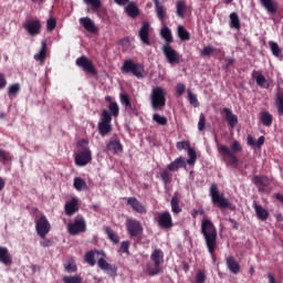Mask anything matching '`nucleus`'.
I'll return each instance as SVG.
<instances>
[{"label": "nucleus", "instance_id": "f8f14e48", "mask_svg": "<svg viewBox=\"0 0 283 283\" xmlns=\"http://www.w3.org/2000/svg\"><path fill=\"white\" fill-rule=\"evenodd\" d=\"M150 261L155 262L157 274L160 275V273H163L164 271V268H163V264L165 262L164 250H161V248H155V250H153L150 254Z\"/></svg>", "mask_w": 283, "mask_h": 283}, {"label": "nucleus", "instance_id": "13d9d810", "mask_svg": "<svg viewBox=\"0 0 283 283\" xmlns=\"http://www.w3.org/2000/svg\"><path fill=\"white\" fill-rule=\"evenodd\" d=\"M207 119L206 115L203 113H200L199 122H198V129L203 130L206 128Z\"/></svg>", "mask_w": 283, "mask_h": 283}, {"label": "nucleus", "instance_id": "1a4fd4ad", "mask_svg": "<svg viewBox=\"0 0 283 283\" xmlns=\"http://www.w3.org/2000/svg\"><path fill=\"white\" fill-rule=\"evenodd\" d=\"M126 231L130 238H140V235L144 233V226L138 219L128 217L126 219Z\"/></svg>", "mask_w": 283, "mask_h": 283}, {"label": "nucleus", "instance_id": "20e7f679", "mask_svg": "<svg viewBox=\"0 0 283 283\" xmlns=\"http://www.w3.org/2000/svg\"><path fill=\"white\" fill-rule=\"evenodd\" d=\"M241 150H243V146L238 139L232 142L230 148L226 144H220L218 146V151L222 156L223 161L230 166L239 165V157L235 155V153H241Z\"/></svg>", "mask_w": 283, "mask_h": 283}, {"label": "nucleus", "instance_id": "393cba45", "mask_svg": "<svg viewBox=\"0 0 283 283\" xmlns=\"http://www.w3.org/2000/svg\"><path fill=\"white\" fill-rule=\"evenodd\" d=\"M0 262L1 264H4V266H10V264H12L10 250H8L6 245H0Z\"/></svg>", "mask_w": 283, "mask_h": 283}, {"label": "nucleus", "instance_id": "c85d7f7f", "mask_svg": "<svg viewBox=\"0 0 283 283\" xmlns=\"http://www.w3.org/2000/svg\"><path fill=\"white\" fill-rule=\"evenodd\" d=\"M184 166H186L185 157H176L174 161H170V164H168L167 168L169 170H179V168H182Z\"/></svg>", "mask_w": 283, "mask_h": 283}, {"label": "nucleus", "instance_id": "f257e3e1", "mask_svg": "<svg viewBox=\"0 0 283 283\" xmlns=\"http://www.w3.org/2000/svg\"><path fill=\"white\" fill-rule=\"evenodd\" d=\"M201 234L203 235L208 253H210L213 262L217 260L216 251L218 249V230L211 219H202Z\"/></svg>", "mask_w": 283, "mask_h": 283}, {"label": "nucleus", "instance_id": "cd10ccee", "mask_svg": "<svg viewBox=\"0 0 283 283\" xmlns=\"http://www.w3.org/2000/svg\"><path fill=\"white\" fill-rule=\"evenodd\" d=\"M46 53H48V42H46V40H42L41 49H40L39 53L34 54V60L44 62L45 57H46Z\"/></svg>", "mask_w": 283, "mask_h": 283}, {"label": "nucleus", "instance_id": "f03ea898", "mask_svg": "<svg viewBox=\"0 0 283 283\" xmlns=\"http://www.w3.org/2000/svg\"><path fill=\"white\" fill-rule=\"evenodd\" d=\"M96 255H101L97 259L98 269H101V271H107V273H108V275H111V277H116L118 268H117L116 263H108V261H106L105 252H101V250H88V252H86V254H85V262H87V264H90V266H95Z\"/></svg>", "mask_w": 283, "mask_h": 283}, {"label": "nucleus", "instance_id": "e2e57ef3", "mask_svg": "<svg viewBox=\"0 0 283 283\" xmlns=\"http://www.w3.org/2000/svg\"><path fill=\"white\" fill-rule=\"evenodd\" d=\"M55 27H56V20H55V18H50V19L48 20V22H46V29H48V31H54Z\"/></svg>", "mask_w": 283, "mask_h": 283}, {"label": "nucleus", "instance_id": "39448f33", "mask_svg": "<svg viewBox=\"0 0 283 283\" xmlns=\"http://www.w3.org/2000/svg\"><path fill=\"white\" fill-rule=\"evenodd\" d=\"M209 195L212 203L219 208H230V210H235V206L228 199V197H226L224 192H220L218 184H211Z\"/></svg>", "mask_w": 283, "mask_h": 283}, {"label": "nucleus", "instance_id": "f704fd0d", "mask_svg": "<svg viewBox=\"0 0 283 283\" xmlns=\"http://www.w3.org/2000/svg\"><path fill=\"white\" fill-rule=\"evenodd\" d=\"M247 139H248L249 146H256L258 148H262L265 142L264 135H261L256 142L253 135H248Z\"/></svg>", "mask_w": 283, "mask_h": 283}, {"label": "nucleus", "instance_id": "864d4df0", "mask_svg": "<svg viewBox=\"0 0 283 283\" xmlns=\"http://www.w3.org/2000/svg\"><path fill=\"white\" fill-rule=\"evenodd\" d=\"M213 51H217V49H214V46H211L210 44H208V46H203V49L200 52V55L209 56L213 53Z\"/></svg>", "mask_w": 283, "mask_h": 283}, {"label": "nucleus", "instance_id": "58836bf2", "mask_svg": "<svg viewBox=\"0 0 283 283\" xmlns=\"http://www.w3.org/2000/svg\"><path fill=\"white\" fill-rule=\"evenodd\" d=\"M146 273L150 276V277H156V275L158 274V269L156 265V261H153V263H147L146 264Z\"/></svg>", "mask_w": 283, "mask_h": 283}, {"label": "nucleus", "instance_id": "412c9836", "mask_svg": "<svg viewBox=\"0 0 283 283\" xmlns=\"http://www.w3.org/2000/svg\"><path fill=\"white\" fill-rule=\"evenodd\" d=\"M150 24L149 22H144L142 28L139 29V39L146 45H150L151 42L149 40Z\"/></svg>", "mask_w": 283, "mask_h": 283}, {"label": "nucleus", "instance_id": "49530a36", "mask_svg": "<svg viewBox=\"0 0 283 283\" xmlns=\"http://www.w3.org/2000/svg\"><path fill=\"white\" fill-rule=\"evenodd\" d=\"M154 122H157V124H160L161 126H165L168 124V118L165 115H160L159 113H155L153 115Z\"/></svg>", "mask_w": 283, "mask_h": 283}, {"label": "nucleus", "instance_id": "a18cd8bd", "mask_svg": "<svg viewBox=\"0 0 283 283\" xmlns=\"http://www.w3.org/2000/svg\"><path fill=\"white\" fill-rule=\"evenodd\" d=\"M178 38L184 41L190 40V33L187 31V29H185L182 24H179L178 27Z\"/></svg>", "mask_w": 283, "mask_h": 283}, {"label": "nucleus", "instance_id": "72a5a7b5", "mask_svg": "<svg viewBox=\"0 0 283 283\" xmlns=\"http://www.w3.org/2000/svg\"><path fill=\"white\" fill-rule=\"evenodd\" d=\"M105 233L108 237V240H111V242H114V244H119V234H117V232H115L113 228L106 226Z\"/></svg>", "mask_w": 283, "mask_h": 283}, {"label": "nucleus", "instance_id": "423d86ee", "mask_svg": "<svg viewBox=\"0 0 283 283\" xmlns=\"http://www.w3.org/2000/svg\"><path fill=\"white\" fill-rule=\"evenodd\" d=\"M167 93L163 86H155L150 93V104L154 111H161L166 106Z\"/></svg>", "mask_w": 283, "mask_h": 283}, {"label": "nucleus", "instance_id": "7c9ffc66", "mask_svg": "<svg viewBox=\"0 0 283 283\" xmlns=\"http://www.w3.org/2000/svg\"><path fill=\"white\" fill-rule=\"evenodd\" d=\"M260 119L263 126H272L273 124V115L269 111H261Z\"/></svg>", "mask_w": 283, "mask_h": 283}, {"label": "nucleus", "instance_id": "680f3d73", "mask_svg": "<svg viewBox=\"0 0 283 283\" xmlns=\"http://www.w3.org/2000/svg\"><path fill=\"white\" fill-rule=\"evenodd\" d=\"M64 270H65L67 273H76V271H77V265H75V263H65Z\"/></svg>", "mask_w": 283, "mask_h": 283}, {"label": "nucleus", "instance_id": "6e6552de", "mask_svg": "<svg viewBox=\"0 0 283 283\" xmlns=\"http://www.w3.org/2000/svg\"><path fill=\"white\" fill-rule=\"evenodd\" d=\"M67 231L70 235H81V233H86L87 231V222L85 217L78 214L75 217L72 223H69Z\"/></svg>", "mask_w": 283, "mask_h": 283}, {"label": "nucleus", "instance_id": "774afa93", "mask_svg": "<svg viewBox=\"0 0 283 283\" xmlns=\"http://www.w3.org/2000/svg\"><path fill=\"white\" fill-rule=\"evenodd\" d=\"M7 85H8V80L6 77V74L0 73V91L6 88Z\"/></svg>", "mask_w": 283, "mask_h": 283}, {"label": "nucleus", "instance_id": "9d476101", "mask_svg": "<svg viewBox=\"0 0 283 283\" xmlns=\"http://www.w3.org/2000/svg\"><path fill=\"white\" fill-rule=\"evenodd\" d=\"M35 231L41 240H44L45 235L51 231V223L46 214H41L39 219L35 220Z\"/></svg>", "mask_w": 283, "mask_h": 283}, {"label": "nucleus", "instance_id": "5701e85b", "mask_svg": "<svg viewBox=\"0 0 283 283\" xmlns=\"http://www.w3.org/2000/svg\"><path fill=\"white\" fill-rule=\"evenodd\" d=\"M64 210H65V214H67L69 217L74 214V212H77V210H78L77 197H72V199L70 201H66V203L64 206Z\"/></svg>", "mask_w": 283, "mask_h": 283}, {"label": "nucleus", "instance_id": "09e8293b", "mask_svg": "<svg viewBox=\"0 0 283 283\" xmlns=\"http://www.w3.org/2000/svg\"><path fill=\"white\" fill-rule=\"evenodd\" d=\"M102 118L104 119L107 126H112V113L107 111V108H104L102 111Z\"/></svg>", "mask_w": 283, "mask_h": 283}, {"label": "nucleus", "instance_id": "4468645a", "mask_svg": "<svg viewBox=\"0 0 283 283\" xmlns=\"http://www.w3.org/2000/svg\"><path fill=\"white\" fill-rule=\"evenodd\" d=\"M25 31L29 33V35L35 36L41 33V20H28L23 24Z\"/></svg>", "mask_w": 283, "mask_h": 283}, {"label": "nucleus", "instance_id": "79ce46f5", "mask_svg": "<svg viewBox=\"0 0 283 283\" xmlns=\"http://www.w3.org/2000/svg\"><path fill=\"white\" fill-rule=\"evenodd\" d=\"M119 99H120V103H122L126 108H133L132 99H130L128 93H120Z\"/></svg>", "mask_w": 283, "mask_h": 283}, {"label": "nucleus", "instance_id": "dca6fc26", "mask_svg": "<svg viewBox=\"0 0 283 283\" xmlns=\"http://www.w3.org/2000/svg\"><path fill=\"white\" fill-rule=\"evenodd\" d=\"M157 222L160 226V228H166V229L172 228L174 221H172L171 212H169V210H165L164 212H160L158 214Z\"/></svg>", "mask_w": 283, "mask_h": 283}, {"label": "nucleus", "instance_id": "6e6d98bb", "mask_svg": "<svg viewBox=\"0 0 283 283\" xmlns=\"http://www.w3.org/2000/svg\"><path fill=\"white\" fill-rule=\"evenodd\" d=\"M19 91H21V84L19 83L11 84V86H9V95H17Z\"/></svg>", "mask_w": 283, "mask_h": 283}, {"label": "nucleus", "instance_id": "e433bc0d", "mask_svg": "<svg viewBox=\"0 0 283 283\" xmlns=\"http://www.w3.org/2000/svg\"><path fill=\"white\" fill-rule=\"evenodd\" d=\"M13 155L10 150H6L4 148H0V161L1 164H8V161H12Z\"/></svg>", "mask_w": 283, "mask_h": 283}, {"label": "nucleus", "instance_id": "603ef678", "mask_svg": "<svg viewBox=\"0 0 283 283\" xmlns=\"http://www.w3.org/2000/svg\"><path fill=\"white\" fill-rule=\"evenodd\" d=\"M108 108L111 111V113L117 117L118 113H119V106L117 102H113L111 101V104H108Z\"/></svg>", "mask_w": 283, "mask_h": 283}, {"label": "nucleus", "instance_id": "a211bd4d", "mask_svg": "<svg viewBox=\"0 0 283 283\" xmlns=\"http://www.w3.org/2000/svg\"><path fill=\"white\" fill-rule=\"evenodd\" d=\"M221 113H224L226 120L231 128H235L239 124V117L232 111V108L224 107Z\"/></svg>", "mask_w": 283, "mask_h": 283}, {"label": "nucleus", "instance_id": "c03bdc74", "mask_svg": "<svg viewBox=\"0 0 283 283\" xmlns=\"http://www.w3.org/2000/svg\"><path fill=\"white\" fill-rule=\"evenodd\" d=\"M188 155H189V159H187V164L189 165L196 164L198 158L197 150H195V148H191L190 144L188 146Z\"/></svg>", "mask_w": 283, "mask_h": 283}, {"label": "nucleus", "instance_id": "052dcab7", "mask_svg": "<svg viewBox=\"0 0 283 283\" xmlns=\"http://www.w3.org/2000/svg\"><path fill=\"white\" fill-rule=\"evenodd\" d=\"M276 108H277L279 115H283V95H279L276 99Z\"/></svg>", "mask_w": 283, "mask_h": 283}, {"label": "nucleus", "instance_id": "c756f323", "mask_svg": "<svg viewBox=\"0 0 283 283\" xmlns=\"http://www.w3.org/2000/svg\"><path fill=\"white\" fill-rule=\"evenodd\" d=\"M126 13L130 17V18H137V15H139L140 13V9L139 7H137L136 2H129L126 6Z\"/></svg>", "mask_w": 283, "mask_h": 283}, {"label": "nucleus", "instance_id": "2f4dec72", "mask_svg": "<svg viewBox=\"0 0 283 283\" xmlns=\"http://www.w3.org/2000/svg\"><path fill=\"white\" fill-rule=\"evenodd\" d=\"M98 130L101 135L105 136L112 133L113 126H108L104 120L103 116H101V119L98 122Z\"/></svg>", "mask_w": 283, "mask_h": 283}, {"label": "nucleus", "instance_id": "ddd939ff", "mask_svg": "<svg viewBox=\"0 0 283 283\" xmlns=\"http://www.w3.org/2000/svg\"><path fill=\"white\" fill-rule=\"evenodd\" d=\"M92 161V150L88 146H85L82 150H78L75 155V164L77 166H86Z\"/></svg>", "mask_w": 283, "mask_h": 283}, {"label": "nucleus", "instance_id": "f3484780", "mask_svg": "<svg viewBox=\"0 0 283 283\" xmlns=\"http://www.w3.org/2000/svg\"><path fill=\"white\" fill-rule=\"evenodd\" d=\"M226 264L227 269H229L230 273H233V275H239V273H241V263L237 261L233 254L226 258Z\"/></svg>", "mask_w": 283, "mask_h": 283}, {"label": "nucleus", "instance_id": "a878e982", "mask_svg": "<svg viewBox=\"0 0 283 283\" xmlns=\"http://www.w3.org/2000/svg\"><path fill=\"white\" fill-rule=\"evenodd\" d=\"M253 208L256 212L258 219H261V221H266V219H269V210H266V208L263 206H260L258 201H253Z\"/></svg>", "mask_w": 283, "mask_h": 283}, {"label": "nucleus", "instance_id": "bf43d9fd", "mask_svg": "<svg viewBox=\"0 0 283 283\" xmlns=\"http://www.w3.org/2000/svg\"><path fill=\"white\" fill-rule=\"evenodd\" d=\"M41 247H43V249H48V247H53L54 241L53 239H48V237H44L42 241H40Z\"/></svg>", "mask_w": 283, "mask_h": 283}, {"label": "nucleus", "instance_id": "5fc2aeb1", "mask_svg": "<svg viewBox=\"0 0 283 283\" xmlns=\"http://www.w3.org/2000/svg\"><path fill=\"white\" fill-rule=\"evenodd\" d=\"M256 77H255V82L259 86H264V84H266V77L261 73V72H256Z\"/></svg>", "mask_w": 283, "mask_h": 283}, {"label": "nucleus", "instance_id": "b1692460", "mask_svg": "<svg viewBox=\"0 0 283 283\" xmlns=\"http://www.w3.org/2000/svg\"><path fill=\"white\" fill-rule=\"evenodd\" d=\"M106 149L113 153V155H117L123 153L124 146L119 139H111L106 145Z\"/></svg>", "mask_w": 283, "mask_h": 283}, {"label": "nucleus", "instance_id": "37998d69", "mask_svg": "<svg viewBox=\"0 0 283 283\" xmlns=\"http://www.w3.org/2000/svg\"><path fill=\"white\" fill-rule=\"evenodd\" d=\"M74 188H76V190L86 189L87 184H86L85 179H83L82 177H75L74 178Z\"/></svg>", "mask_w": 283, "mask_h": 283}, {"label": "nucleus", "instance_id": "69168bd1", "mask_svg": "<svg viewBox=\"0 0 283 283\" xmlns=\"http://www.w3.org/2000/svg\"><path fill=\"white\" fill-rule=\"evenodd\" d=\"M130 241H122L119 250L122 253H129Z\"/></svg>", "mask_w": 283, "mask_h": 283}, {"label": "nucleus", "instance_id": "9b49d317", "mask_svg": "<svg viewBox=\"0 0 283 283\" xmlns=\"http://www.w3.org/2000/svg\"><path fill=\"white\" fill-rule=\"evenodd\" d=\"M76 65L80 66L86 73L97 75V69L92 60L87 55H81L76 59Z\"/></svg>", "mask_w": 283, "mask_h": 283}, {"label": "nucleus", "instance_id": "4be33fe9", "mask_svg": "<svg viewBox=\"0 0 283 283\" xmlns=\"http://www.w3.org/2000/svg\"><path fill=\"white\" fill-rule=\"evenodd\" d=\"M80 24L86 29L90 33H97L98 27H96L94 20L92 18L85 17L80 18Z\"/></svg>", "mask_w": 283, "mask_h": 283}, {"label": "nucleus", "instance_id": "6ab92c4d", "mask_svg": "<svg viewBox=\"0 0 283 283\" xmlns=\"http://www.w3.org/2000/svg\"><path fill=\"white\" fill-rule=\"evenodd\" d=\"M127 205L130 206V208H133L135 212H139V213L147 212L146 206H144V203H142V201H139L137 197H128Z\"/></svg>", "mask_w": 283, "mask_h": 283}, {"label": "nucleus", "instance_id": "de8ad7c7", "mask_svg": "<svg viewBox=\"0 0 283 283\" xmlns=\"http://www.w3.org/2000/svg\"><path fill=\"white\" fill-rule=\"evenodd\" d=\"M207 282V272L206 270H198L196 273V283H206Z\"/></svg>", "mask_w": 283, "mask_h": 283}, {"label": "nucleus", "instance_id": "8fccbe9b", "mask_svg": "<svg viewBox=\"0 0 283 283\" xmlns=\"http://www.w3.org/2000/svg\"><path fill=\"white\" fill-rule=\"evenodd\" d=\"M78 275L80 274H65V276H63V282L64 283H78Z\"/></svg>", "mask_w": 283, "mask_h": 283}, {"label": "nucleus", "instance_id": "473e14b6", "mask_svg": "<svg viewBox=\"0 0 283 283\" xmlns=\"http://www.w3.org/2000/svg\"><path fill=\"white\" fill-rule=\"evenodd\" d=\"M179 192H175L170 200V206L172 212H181L182 208L180 207V199L178 197Z\"/></svg>", "mask_w": 283, "mask_h": 283}, {"label": "nucleus", "instance_id": "7ed1b4c3", "mask_svg": "<svg viewBox=\"0 0 283 283\" xmlns=\"http://www.w3.org/2000/svg\"><path fill=\"white\" fill-rule=\"evenodd\" d=\"M161 38L166 41V43L163 45V53L166 56L169 64H180L182 62V55L176 51L171 46V42H174V35L171 29L169 27H163L161 31Z\"/></svg>", "mask_w": 283, "mask_h": 283}, {"label": "nucleus", "instance_id": "4c0bfd02", "mask_svg": "<svg viewBox=\"0 0 283 283\" xmlns=\"http://www.w3.org/2000/svg\"><path fill=\"white\" fill-rule=\"evenodd\" d=\"M230 27H232L233 29H241V20L239 18V13H230Z\"/></svg>", "mask_w": 283, "mask_h": 283}, {"label": "nucleus", "instance_id": "0eeeda50", "mask_svg": "<svg viewBox=\"0 0 283 283\" xmlns=\"http://www.w3.org/2000/svg\"><path fill=\"white\" fill-rule=\"evenodd\" d=\"M122 73H132L135 77L140 80L146 76L145 64L142 62H134V60H124Z\"/></svg>", "mask_w": 283, "mask_h": 283}, {"label": "nucleus", "instance_id": "4d7b16f0", "mask_svg": "<svg viewBox=\"0 0 283 283\" xmlns=\"http://www.w3.org/2000/svg\"><path fill=\"white\" fill-rule=\"evenodd\" d=\"M188 99L193 106H199V99L195 93H191V91H188Z\"/></svg>", "mask_w": 283, "mask_h": 283}, {"label": "nucleus", "instance_id": "3c124183", "mask_svg": "<svg viewBox=\"0 0 283 283\" xmlns=\"http://www.w3.org/2000/svg\"><path fill=\"white\" fill-rule=\"evenodd\" d=\"M85 4H90L93 11H97L102 7V0H84Z\"/></svg>", "mask_w": 283, "mask_h": 283}, {"label": "nucleus", "instance_id": "338daca9", "mask_svg": "<svg viewBox=\"0 0 283 283\" xmlns=\"http://www.w3.org/2000/svg\"><path fill=\"white\" fill-rule=\"evenodd\" d=\"M186 91V84H184L182 82H179L176 86V92L178 95H184Z\"/></svg>", "mask_w": 283, "mask_h": 283}, {"label": "nucleus", "instance_id": "aec40b11", "mask_svg": "<svg viewBox=\"0 0 283 283\" xmlns=\"http://www.w3.org/2000/svg\"><path fill=\"white\" fill-rule=\"evenodd\" d=\"M262 7L270 13L271 15H275L277 13L280 6L276 0H260Z\"/></svg>", "mask_w": 283, "mask_h": 283}, {"label": "nucleus", "instance_id": "c9c22d12", "mask_svg": "<svg viewBox=\"0 0 283 283\" xmlns=\"http://www.w3.org/2000/svg\"><path fill=\"white\" fill-rule=\"evenodd\" d=\"M187 11V4L185 0H178L176 2V13L179 15V18H185Z\"/></svg>", "mask_w": 283, "mask_h": 283}, {"label": "nucleus", "instance_id": "ea45409f", "mask_svg": "<svg viewBox=\"0 0 283 283\" xmlns=\"http://www.w3.org/2000/svg\"><path fill=\"white\" fill-rule=\"evenodd\" d=\"M270 45V50L272 51L273 55L275 57H282L283 53H282V49L280 48V44H277V42H269Z\"/></svg>", "mask_w": 283, "mask_h": 283}, {"label": "nucleus", "instance_id": "a19ab883", "mask_svg": "<svg viewBox=\"0 0 283 283\" xmlns=\"http://www.w3.org/2000/svg\"><path fill=\"white\" fill-rule=\"evenodd\" d=\"M160 177L165 186H168V184H171L172 181L169 168H164L160 172Z\"/></svg>", "mask_w": 283, "mask_h": 283}, {"label": "nucleus", "instance_id": "bb28decb", "mask_svg": "<svg viewBox=\"0 0 283 283\" xmlns=\"http://www.w3.org/2000/svg\"><path fill=\"white\" fill-rule=\"evenodd\" d=\"M155 11L157 13V18H159V20H161V22H165L166 17H167V9L160 2V0H155Z\"/></svg>", "mask_w": 283, "mask_h": 283}, {"label": "nucleus", "instance_id": "0e129e2a", "mask_svg": "<svg viewBox=\"0 0 283 283\" xmlns=\"http://www.w3.org/2000/svg\"><path fill=\"white\" fill-rule=\"evenodd\" d=\"M206 210L202 206H200V208H193L191 210V216L193 217V219H196V217H198V214H205Z\"/></svg>", "mask_w": 283, "mask_h": 283}, {"label": "nucleus", "instance_id": "2eb2a0df", "mask_svg": "<svg viewBox=\"0 0 283 283\" xmlns=\"http://www.w3.org/2000/svg\"><path fill=\"white\" fill-rule=\"evenodd\" d=\"M253 182L259 192H266V188L271 185V179L266 175H254Z\"/></svg>", "mask_w": 283, "mask_h": 283}]
</instances>
